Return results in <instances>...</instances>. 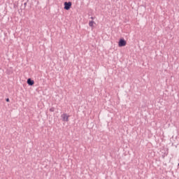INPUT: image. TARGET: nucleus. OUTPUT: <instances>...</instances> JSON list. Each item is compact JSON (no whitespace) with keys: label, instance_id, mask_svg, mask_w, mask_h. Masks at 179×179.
<instances>
[{"label":"nucleus","instance_id":"8","mask_svg":"<svg viewBox=\"0 0 179 179\" xmlns=\"http://www.w3.org/2000/svg\"><path fill=\"white\" fill-rule=\"evenodd\" d=\"M91 19H92V20H94V17H91Z\"/></svg>","mask_w":179,"mask_h":179},{"label":"nucleus","instance_id":"7","mask_svg":"<svg viewBox=\"0 0 179 179\" xmlns=\"http://www.w3.org/2000/svg\"><path fill=\"white\" fill-rule=\"evenodd\" d=\"M6 101L7 102H9V101H10V99H9V98H7V99H6Z\"/></svg>","mask_w":179,"mask_h":179},{"label":"nucleus","instance_id":"6","mask_svg":"<svg viewBox=\"0 0 179 179\" xmlns=\"http://www.w3.org/2000/svg\"><path fill=\"white\" fill-rule=\"evenodd\" d=\"M55 110V108L54 107L50 108V112H54Z\"/></svg>","mask_w":179,"mask_h":179},{"label":"nucleus","instance_id":"3","mask_svg":"<svg viewBox=\"0 0 179 179\" xmlns=\"http://www.w3.org/2000/svg\"><path fill=\"white\" fill-rule=\"evenodd\" d=\"M127 45V41H125V40L124 39H120L119 43H118V46L119 47H124Z\"/></svg>","mask_w":179,"mask_h":179},{"label":"nucleus","instance_id":"4","mask_svg":"<svg viewBox=\"0 0 179 179\" xmlns=\"http://www.w3.org/2000/svg\"><path fill=\"white\" fill-rule=\"evenodd\" d=\"M27 84L29 85H34V81L33 80H31V78H29L27 81Z\"/></svg>","mask_w":179,"mask_h":179},{"label":"nucleus","instance_id":"5","mask_svg":"<svg viewBox=\"0 0 179 179\" xmlns=\"http://www.w3.org/2000/svg\"><path fill=\"white\" fill-rule=\"evenodd\" d=\"M94 21H90V22H89V26L90 27H94Z\"/></svg>","mask_w":179,"mask_h":179},{"label":"nucleus","instance_id":"2","mask_svg":"<svg viewBox=\"0 0 179 179\" xmlns=\"http://www.w3.org/2000/svg\"><path fill=\"white\" fill-rule=\"evenodd\" d=\"M69 115H68L66 113H63L61 115V117L62 118V121L64 122H69Z\"/></svg>","mask_w":179,"mask_h":179},{"label":"nucleus","instance_id":"9","mask_svg":"<svg viewBox=\"0 0 179 179\" xmlns=\"http://www.w3.org/2000/svg\"><path fill=\"white\" fill-rule=\"evenodd\" d=\"M178 166H179V163H178Z\"/></svg>","mask_w":179,"mask_h":179},{"label":"nucleus","instance_id":"1","mask_svg":"<svg viewBox=\"0 0 179 179\" xmlns=\"http://www.w3.org/2000/svg\"><path fill=\"white\" fill-rule=\"evenodd\" d=\"M64 8L66 10H69L71 9L72 6V2H64Z\"/></svg>","mask_w":179,"mask_h":179}]
</instances>
